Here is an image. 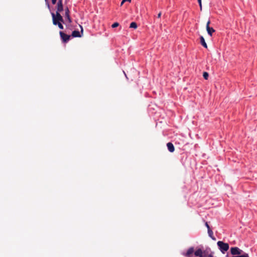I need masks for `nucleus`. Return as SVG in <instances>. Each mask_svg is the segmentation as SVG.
<instances>
[{
    "mask_svg": "<svg viewBox=\"0 0 257 257\" xmlns=\"http://www.w3.org/2000/svg\"><path fill=\"white\" fill-rule=\"evenodd\" d=\"M194 254L197 257H213V252L210 248L203 250L199 248L195 251Z\"/></svg>",
    "mask_w": 257,
    "mask_h": 257,
    "instance_id": "1",
    "label": "nucleus"
},
{
    "mask_svg": "<svg viewBox=\"0 0 257 257\" xmlns=\"http://www.w3.org/2000/svg\"><path fill=\"white\" fill-rule=\"evenodd\" d=\"M51 15L53 25H56V24H58V23H64V19L60 13H58L56 14L52 13Z\"/></svg>",
    "mask_w": 257,
    "mask_h": 257,
    "instance_id": "2",
    "label": "nucleus"
},
{
    "mask_svg": "<svg viewBox=\"0 0 257 257\" xmlns=\"http://www.w3.org/2000/svg\"><path fill=\"white\" fill-rule=\"evenodd\" d=\"M217 244L219 248V249L223 253H224V252L228 250L229 249V244L227 243H224L221 241H218Z\"/></svg>",
    "mask_w": 257,
    "mask_h": 257,
    "instance_id": "3",
    "label": "nucleus"
},
{
    "mask_svg": "<svg viewBox=\"0 0 257 257\" xmlns=\"http://www.w3.org/2000/svg\"><path fill=\"white\" fill-rule=\"evenodd\" d=\"M230 252L234 256H236L241 254L243 251L237 247H232L230 248Z\"/></svg>",
    "mask_w": 257,
    "mask_h": 257,
    "instance_id": "4",
    "label": "nucleus"
},
{
    "mask_svg": "<svg viewBox=\"0 0 257 257\" xmlns=\"http://www.w3.org/2000/svg\"><path fill=\"white\" fill-rule=\"evenodd\" d=\"M60 37L64 43H67L70 38V36L65 34L64 32L60 31L59 32Z\"/></svg>",
    "mask_w": 257,
    "mask_h": 257,
    "instance_id": "5",
    "label": "nucleus"
},
{
    "mask_svg": "<svg viewBox=\"0 0 257 257\" xmlns=\"http://www.w3.org/2000/svg\"><path fill=\"white\" fill-rule=\"evenodd\" d=\"M194 252H195V251H194V247H190L187 250L186 252H185V253L184 252L182 253V254L186 257H192L193 253Z\"/></svg>",
    "mask_w": 257,
    "mask_h": 257,
    "instance_id": "6",
    "label": "nucleus"
},
{
    "mask_svg": "<svg viewBox=\"0 0 257 257\" xmlns=\"http://www.w3.org/2000/svg\"><path fill=\"white\" fill-rule=\"evenodd\" d=\"M210 23V21H208L206 24V30L208 35H209L210 36H212L213 33L215 32V30L213 28L209 27Z\"/></svg>",
    "mask_w": 257,
    "mask_h": 257,
    "instance_id": "7",
    "label": "nucleus"
},
{
    "mask_svg": "<svg viewBox=\"0 0 257 257\" xmlns=\"http://www.w3.org/2000/svg\"><path fill=\"white\" fill-rule=\"evenodd\" d=\"M63 10V6L62 4V0H58L57 5V11L56 14L60 13Z\"/></svg>",
    "mask_w": 257,
    "mask_h": 257,
    "instance_id": "8",
    "label": "nucleus"
},
{
    "mask_svg": "<svg viewBox=\"0 0 257 257\" xmlns=\"http://www.w3.org/2000/svg\"><path fill=\"white\" fill-rule=\"evenodd\" d=\"M65 16L66 18L67 19L68 23H71L72 22V21L69 15L70 11L67 7L65 9Z\"/></svg>",
    "mask_w": 257,
    "mask_h": 257,
    "instance_id": "9",
    "label": "nucleus"
},
{
    "mask_svg": "<svg viewBox=\"0 0 257 257\" xmlns=\"http://www.w3.org/2000/svg\"><path fill=\"white\" fill-rule=\"evenodd\" d=\"M167 146L168 150L170 152L172 153L174 151L175 148H174L173 144L172 143H170V142L168 143L167 144Z\"/></svg>",
    "mask_w": 257,
    "mask_h": 257,
    "instance_id": "10",
    "label": "nucleus"
},
{
    "mask_svg": "<svg viewBox=\"0 0 257 257\" xmlns=\"http://www.w3.org/2000/svg\"><path fill=\"white\" fill-rule=\"evenodd\" d=\"M72 36L73 37H80L81 35L78 31H74L72 33Z\"/></svg>",
    "mask_w": 257,
    "mask_h": 257,
    "instance_id": "11",
    "label": "nucleus"
},
{
    "mask_svg": "<svg viewBox=\"0 0 257 257\" xmlns=\"http://www.w3.org/2000/svg\"><path fill=\"white\" fill-rule=\"evenodd\" d=\"M200 43L203 47H204L206 48H207V44L206 43L205 39L203 36L200 37Z\"/></svg>",
    "mask_w": 257,
    "mask_h": 257,
    "instance_id": "12",
    "label": "nucleus"
},
{
    "mask_svg": "<svg viewBox=\"0 0 257 257\" xmlns=\"http://www.w3.org/2000/svg\"><path fill=\"white\" fill-rule=\"evenodd\" d=\"M208 233L209 236L213 240H215V238L213 236V231L211 230L210 228H209L208 230Z\"/></svg>",
    "mask_w": 257,
    "mask_h": 257,
    "instance_id": "13",
    "label": "nucleus"
},
{
    "mask_svg": "<svg viewBox=\"0 0 257 257\" xmlns=\"http://www.w3.org/2000/svg\"><path fill=\"white\" fill-rule=\"evenodd\" d=\"M130 28H137V24L136 22H132L130 24Z\"/></svg>",
    "mask_w": 257,
    "mask_h": 257,
    "instance_id": "14",
    "label": "nucleus"
},
{
    "mask_svg": "<svg viewBox=\"0 0 257 257\" xmlns=\"http://www.w3.org/2000/svg\"><path fill=\"white\" fill-rule=\"evenodd\" d=\"M248 254L246 253H243L240 254V255L233 256L232 257H248Z\"/></svg>",
    "mask_w": 257,
    "mask_h": 257,
    "instance_id": "15",
    "label": "nucleus"
},
{
    "mask_svg": "<svg viewBox=\"0 0 257 257\" xmlns=\"http://www.w3.org/2000/svg\"><path fill=\"white\" fill-rule=\"evenodd\" d=\"M203 76L205 80H207L208 78V73L206 72H204L203 73Z\"/></svg>",
    "mask_w": 257,
    "mask_h": 257,
    "instance_id": "16",
    "label": "nucleus"
},
{
    "mask_svg": "<svg viewBox=\"0 0 257 257\" xmlns=\"http://www.w3.org/2000/svg\"><path fill=\"white\" fill-rule=\"evenodd\" d=\"M56 25H58V27L60 29H63V26L62 25L61 23H58V24H56Z\"/></svg>",
    "mask_w": 257,
    "mask_h": 257,
    "instance_id": "17",
    "label": "nucleus"
},
{
    "mask_svg": "<svg viewBox=\"0 0 257 257\" xmlns=\"http://www.w3.org/2000/svg\"><path fill=\"white\" fill-rule=\"evenodd\" d=\"M118 26L119 24L117 22H115L112 25L111 27L114 28L118 27Z\"/></svg>",
    "mask_w": 257,
    "mask_h": 257,
    "instance_id": "18",
    "label": "nucleus"
},
{
    "mask_svg": "<svg viewBox=\"0 0 257 257\" xmlns=\"http://www.w3.org/2000/svg\"><path fill=\"white\" fill-rule=\"evenodd\" d=\"M199 4L200 10H202V3H201V0H197Z\"/></svg>",
    "mask_w": 257,
    "mask_h": 257,
    "instance_id": "19",
    "label": "nucleus"
},
{
    "mask_svg": "<svg viewBox=\"0 0 257 257\" xmlns=\"http://www.w3.org/2000/svg\"><path fill=\"white\" fill-rule=\"evenodd\" d=\"M205 226H206V227L207 228L208 230H209V228H210V226L209 225H208V223L207 222H206L205 223Z\"/></svg>",
    "mask_w": 257,
    "mask_h": 257,
    "instance_id": "20",
    "label": "nucleus"
},
{
    "mask_svg": "<svg viewBox=\"0 0 257 257\" xmlns=\"http://www.w3.org/2000/svg\"><path fill=\"white\" fill-rule=\"evenodd\" d=\"M57 0H52V3L53 5H55L56 3Z\"/></svg>",
    "mask_w": 257,
    "mask_h": 257,
    "instance_id": "21",
    "label": "nucleus"
},
{
    "mask_svg": "<svg viewBox=\"0 0 257 257\" xmlns=\"http://www.w3.org/2000/svg\"><path fill=\"white\" fill-rule=\"evenodd\" d=\"M161 16V12H160L158 15V18H160Z\"/></svg>",
    "mask_w": 257,
    "mask_h": 257,
    "instance_id": "22",
    "label": "nucleus"
},
{
    "mask_svg": "<svg viewBox=\"0 0 257 257\" xmlns=\"http://www.w3.org/2000/svg\"><path fill=\"white\" fill-rule=\"evenodd\" d=\"M131 2V0H123V2Z\"/></svg>",
    "mask_w": 257,
    "mask_h": 257,
    "instance_id": "23",
    "label": "nucleus"
},
{
    "mask_svg": "<svg viewBox=\"0 0 257 257\" xmlns=\"http://www.w3.org/2000/svg\"><path fill=\"white\" fill-rule=\"evenodd\" d=\"M125 2H123V0H122V1L121 2V4H120V6H121L123 3H124Z\"/></svg>",
    "mask_w": 257,
    "mask_h": 257,
    "instance_id": "24",
    "label": "nucleus"
},
{
    "mask_svg": "<svg viewBox=\"0 0 257 257\" xmlns=\"http://www.w3.org/2000/svg\"><path fill=\"white\" fill-rule=\"evenodd\" d=\"M80 28H81V32L82 33L83 32V28L82 27V26H80Z\"/></svg>",
    "mask_w": 257,
    "mask_h": 257,
    "instance_id": "25",
    "label": "nucleus"
}]
</instances>
